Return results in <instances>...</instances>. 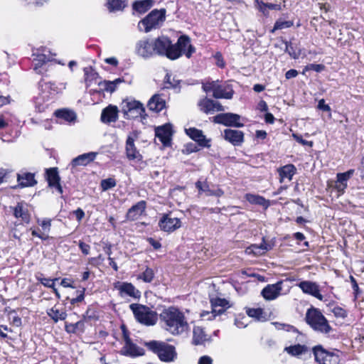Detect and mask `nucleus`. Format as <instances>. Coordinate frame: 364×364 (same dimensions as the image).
<instances>
[{
    "instance_id": "f257e3e1",
    "label": "nucleus",
    "mask_w": 364,
    "mask_h": 364,
    "mask_svg": "<svg viewBox=\"0 0 364 364\" xmlns=\"http://www.w3.org/2000/svg\"><path fill=\"white\" fill-rule=\"evenodd\" d=\"M155 55L166 56L170 60H176L183 53L190 58L195 48L191 46L190 38L186 36H181L177 43L172 44L169 38L165 36H159L152 39Z\"/></svg>"
},
{
    "instance_id": "f03ea898",
    "label": "nucleus",
    "mask_w": 364,
    "mask_h": 364,
    "mask_svg": "<svg viewBox=\"0 0 364 364\" xmlns=\"http://www.w3.org/2000/svg\"><path fill=\"white\" fill-rule=\"evenodd\" d=\"M159 317L165 329L173 335L181 334L188 328L184 314L176 307L164 309Z\"/></svg>"
},
{
    "instance_id": "7ed1b4c3",
    "label": "nucleus",
    "mask_w": 364,
    "mask_h": 364,
    "mask_svg": "<svg viewBox=\"0 0 364 364\" xmlns=\"http://www.w3.org/2000/svg\"><path fill=\"white\" fill-rule=\"evenodd\" d=\"M305 320L314 331L321 333L327 334L332 330L328 320L318 309H309L306 313Z\"/></svg>"
},
{
    "instance_id": "20e7f679",
    "label": "nucleus",
    "mask_w": 364,
    "mask_h": 364,
    "mask_svg": "<svg viewBox=\"0 0 364 364\" xmlns=\"http://www.w3.org/2000/svg\"><path fill=\"white\" fill-rule=\"evenodd\" d=\"M136 321L145 326H154L158 321V315L146 306L139 304H132L129 306Z\"/></svg>"
},
{
    "instance_id": "39448f33",
    "label": "nucleus",
    "mask_w": 364,
    "mask_h": 364,
    "mask_svg": "<svg viewBox=\"0 0 364 364\" xmlns=\"http://www.w3.org/2000/svg\"><path fill=\"white\" fill-rule=\"evenodd\" d=\"M146 346L164 362L173 361L176 355L175 348L164 342L153 341L147 343Z\"/></svg>"
},
{
    "instance_id": "423d86ee",
    "label": "nucleus",
    "mask_w": 364,
    "mask_h": 364,
    "mask_svg": "<svg viewBox=\"0 0 364 364\" xmlns=\"http://www.w3.org/2000/svg\"><path fill=\"white\" fill-rule=\"evenodd\" d=\"M166 19V9H154L151 11L144 19H142L139 26L140 29L144 27V31L147 33L154 28L161 26Z\"/></svg>"
},
{
    "instance_id": "0eeeda50",
    "label": "nucleus",
    "mask_w": 364,
    "mask_h": 364,
    "mask_svg": "<svg viewBox=\"0 0 364 364\" xmlns=\"http://www.w3.org/2000/svg\"><path fill=\"white\" fill-rule=\"evenodd\" d=\"M205 92H213L215 98L232 99L234 91L232 85L228 83L219 84L218 81L208 82L203 85Z\"/></svg>"
},
{
    "instance_id": "6e6552de",
    "label": "nucleus",
    "mask_w": 364,
    "mask_h": 364,
    "mask_svg": "<svg viewBox=\"0 0 364 364\" xmlns=\"http://www.w3.org/2000/svg\"><path fill=\"white\" fill-rule=\"evenodd\" d=\"M121 109L124 117L128 119H135L139 117H142L145 113V109L143 105L136 100H123Z\"/></svg>"
},
{
    "instance_id": "1a4fd4ad",
    "label": "nucleus",
    "mask_w": 364,
    "mask_h": 364,
    "mask_svg": "<svg viewBox=\"0 0 364 364\" xmlns=\"http://www.w3.org/2000/svg\"><path fill=\"white\" fill-rule=\"evenodd\" d=\"M212 311H204L200 313V316L203 319L212 320L216 316L221 315L229 308V303L225 299L213 298L210 299Z\"/></svg>"
},
{
    "instance_id": "9d476101",
    "label": "nucleus",
    "mask_w": 364,
    "mask_h": 364,
    "mask_svg": "<svg viewBox=\"0 0 364 364\" xmlns=\"http://www.w3.org/2000/svg\"><path fill=\"white\" fill-rule=\"evenodd\" d=\"M316 360L320 364H336L338 356L333 352H329L321 346H316L313 348Z\"/></svg>"
},
{
    "instance_id": "9b49d317",
    "label": "nucleus",
    "mask_w": 364,
    "mask_h": 364,
    "mask_svg": "<svg viewBox=\"0 0 364 364\" xmlns=\"http://www.w3.org/2000/svg\"><path fill=\"white\" fill-rule=\"evenodd\" d=\"M154 50L151 38H144L136 43L135 52L142 58L148 59L153 57L155 55Z\"/></svg>"
},
{
    "instance_id": "f8f14e48",
    "label": "nucleus",
    "mask_w": 364,
    "mask_h": 364,
    "mask_svg": "<svg viewBox=\"0 0 364 364\" xmlns=\"http://www.w3.org/2000/svg\"><path fill=\"white\" fill-rule=\"evenodd\" d=\"M241 117L234 113L219 114L213 117V122L227 127H242L244 124L240 122Z\"/></svg>"
},
{
    "instance_id": "ddd939ff",
    "label": "nucleus",
    "mask_w": 364,
    "mask_h": 364,
    "mask_svg": "<svg viewBox=\"0 0 364 364\" xmlns=\"http://www.w3.org/2000/svg\"><path fill=\"white\" fill-rule=\"evenodd\" d=\"M138 138L136 133H132L127 136L125 145L126 156L129 160H142V155L136 149L134 141Z\"/></svg>"
},
{
    "instance_id": "4468645a",
    "label": "nucleus",
    "mask_w": 364,
    "mask_h": 364,
    "mask_svg": "<svg viewBox=\"0 0 364 364\" xmlns=\"http://www.w3.org/2000/svg\"><path fill=\"white\" fill-rule=\"evenodd\" d=\"M159 225L161 230L165 232H173L181 226V222L178 218H171L169 215H164L159 220Z\"/></svg>"
},
{
    "instance_id": "2eb2a0df",
    "label": "nucleus",
    "mask_w": 364,
    "mask_h": 364,
    "mask_svg": "<svg viewBox=\"0 0 364 364\" xmlns=\"http://www.w3.org/2000/svg\"><path fill=\"white\" fill-rule=\"evenodd\" d=\"M304 294L314 296L320 301H322L323 296L320 293L319 286L311 281H302L297 284Z\"/></svg>"
},
{
    "instance_id": "dca6fc26",
    "label": "nucleus",
    "mask_w": 364,
    "mask_h": 364,
    "mask_svg": "<svg viewBox=\"0 0 364 364\" xmlns=\"http://www.w3.org/2000/svg\"><path fill=\"white\" fill-rule=\"evenodd\" d=\"M282 281H279L275 284L267 285L262 291V295L266 300H274L281 294L282 290Z\"/></svg>"
},
{
    "instance_id": "f3484780",
    "label": "nucleus",
    "mask_w": 364,
    "mask_h": 364,
    "mask_svg": "<svg viewBox=\"0 0 364 364\" xmlns=\"http://www.w3.org/2000/svg\"><path fill=\"white\" fill-rule=\"evenodd\" d=\"M114 287L119 290V294L122 296L127 295L135 299L141 296V292L132 283L117 282L115 284Z\"/></svg>"
},
{
    "instance_id": "a211bd4d",
    "label": "nucleus",
    "mask_w": 364,
    "mask_h": 364,
    "mask_svg": "<svg viewBox=\"0 0 364 364\" xmlns=\"http://www.w3.org/2000/svg\"><path fill=\"white\" fill-rule=\"evenodd\" d=\"M156 136L159 138L164 146H168L172 136V127L170 124H166L155 129Z\"/></svg>"
},
{
    "instance_id": "6ab92c4d",
    "label": "nucleus",
    "mask_w": 364,
    "mask_h": 364,
    "mask_svg": "<svg viewBox=\"0 0 364 364\" xmlns=\"http://www.w3.org/2000/svg\"><path fill=\"white\" fill-rule=\"evenodd\" d=\"M186 132L188 136L196 141L200 146H210V140L206 139L201 130L196 128H189L186 129Z\"/></svg>"
},
{
    "instance_id": "aec40b11",
    "label": "nucleus",
    "mask_w": 364,
    "mask_h": 364,
    "mask_svg": "<svg viewBox=\"0 0 364 364\" xmlns=\"http://www.w3.org/2000/svg\"><path fill=\"white\" fill-rule=\"evenodd\" d=\"M224 138L234 146H240L244 141V133L242 131L227 129L224 131Z\"/></svg>"
},
{
    "instance_id": "412c9836",
    "label": "nucleus",
    "mask_w": 364,
    "mask_h": 364,
    "mask_svg": "<svg viewBox=\"0 0 364 364\" xmlns=\"http://www.w3.org/2000/svg\"><path fill=\"white\" fill-rule=\"evenodd\" d=\"M118 112L117 106L112 105L107 106L102 111L101 121L105 124L116 122L118 119Z\"/></svg>"
},
{
    "instance_id": "4be33fe9",
    "label": "nucleus",
    "mask_w": 364,
    "mask_h": 364,
    "mask_svg": "<svg viewBox=\"0 0 364 364\" xmlns=\"http://www.w3.org/2000/svg\"><path fill=\"white\" fill-rule=\"evenodd\" d=\"M97 154V152H89L75 157L72 160L70 164L72 169L77 166L87 165L95 159Z\"/></svg>"
},
{
    "instance_id": "5701e85b",
    "label": "nucleus",
    "mask_w": 364,
    "mask_h": 364,
    "mask_svg": "<svg viewBox=\"0 0 364 364\" xmlns=\"http://www.w3.org/2000/svg\"><path fill=\"white\" fill-rule=\"evenodd\" d=\"M146 202L140 200L134 205L132 206L127 213V218L130 220H137L145 211Z\"/></svg>"
},
{
    "instance_id": "b1692460",
    "label": "nucleus",
    "mask_w": 364,
    "mask_h": 364,
    "mask_svg": "<svg viewBox=\"0 0 364 364\" xmlns=\"http://www.w3.org/2000/svg\"><path fill=\"white\" fill-rule=\"evenodd\" d=\"M47 179L50 186L55 187L60 193H63L62 187L60 184V177L56 168H51L46 171Z\"/></svg>"
},
{
    "instance_id": "393cba45",
    "label": "nucleus",
    "mask_w": 364,
    "mask_h": 364,
    "mask_svg": "<svg viewBox=\"0 0 364 364\" xmlns=\"http://www.w3.org/2000/svg\"><path fill=\"white\" fill-rule=\"evenodd\" d=\"M18 186L21 188L34 186L37 182L35 180L34 174L31 173H21L17 174Z\"/></svg>"
},
{
    "instance_id": "a878e982",
    "label": "nucleus",
    "mask_w": 364,
    "mask_h": 364,
    "mask_svg": "<svg viewBox=\"0 0 364 364\" xmlns=\"http://www.w3.org/2000/svg\"><path fill=\"white\" fill-rule=\"evenodd\" d=\"M166 102L160 95H154L148 102L150 110L159 112L165 107Z\"/></svg>"
},
{
    "instance_id": "bb28decb",
    "label": "nucleus",
    "mask_w": 364,
    "mask_h": 364,
    "mask_svg": "<svg viewBox=\"0 0 364 364\" xmlns=\"http://www.w3.org/2000/svg\"><path fill=\"white\" fill-rule=\"evenodd\" d=\"M296 167L293 164H287L278 169L279 181L282 183L285 179L290 181L296 173Z\"/></svg>"
},
{
    "instance_id": "cd10ccee",
    "label": "nucleus",
    "mask_w": 364,
    "mask_h": 364,
    "mask_svg": "<svg viewBox=\"0 0 364 364\" xmlns=\"http://www.w3.org/2000/svg\"><path fill=\"white\" fill-rule=\"evenodd\" d=\"M245 199L252 204H256L262 206L265 209L267 208L270 205L269 200H266L264 197L251 194V193H247L245 195Z\"/></svg>"
},
{
    "instance_id": "c85d7f7f",
    "label": "nucleus",
    "mask_w": 364,
    "mask_h": 364,
    "mask_svg": "<svg viewBox=\"0 0 364 364\" xmlns=\"http://www.w3.org/2000/svg\"><path fill=\"white\" fill-rule=\"evenodd\" d=\"M154 0L136 1L133 4V9L140 14H144L154 6Z\"/></svg>"
},
{
    "instance_id": "c756f323",
    "label": "nucleus",
    "mask_w": 364,
    "mask_h": 364,
    "mask_svg": "<svg viewBox=\"0 0 364 364\" xmlns=\"http://www.w3.org/2000/svg\"><path fill=\"white\" fill-rule=\"evenodd\" d=\"M47 314L55 323L63 321L67 317V313L65 311H59L55 306L48 309Z\"/></svg>"
},
{
    "instance_id": "7c9ffc66",
    "label": "nucleus",
    "mask_w": 364,
    "mask_h": 364,
    "mask_svg": "<svg viewBox=\"0 0 364 364\" xmlns=\"http://www.w3.org/2000/svg\"><path fill=\"white\" fill-rule=\"evenodd\" d=\"M55 114L57 117L64 119L68 122H72L76 119L75 113L69 109H58L55 111Z\"/></svg>"
},
{
    "instance_id": "2f4dec72",
    "label": "nucleus",
    "mask_w": 364,
    "mask_h": 364,
    "mask_svg": "<svg viewBox=\"0 0 364 364\" xmlns=\"http://www.w3.org/2000/svg\"><path fill=\"white\" fill-rule=\"evenodd\" d=\"M193 334V343L195 345L202 344L206 340V335L201 327L195 326Z\"/></svg>"
},
{
    "instance_id": "473e14b6",
    "label": "nucleus",
    "mask_w": 364,
    "mask_h": 364,
    "mask_svg": "<svg viewBox=\"0 0 364 364\" xmlns=\"http://www.w3.org/2000/svg\"><path fill=\"white\" fill-rule=\"evenodd\" d=\"M14 214L16 218H21V220L25 223H28L30 220L29 214L21 203H18V205L14 208Z\"/></svg>"
},
{
    "instance_id": "72a5a7b5",
    "label": "nucleus",
    "mask_w": 364,
    "mask_h": 364,
    "mask_svg": "<svg viewBox=\"0 0 364 364\" xmlns=\"http://www.w3.org/2000/svg\"><path fill=\"white\" fill-rule=\"evenodd\" d=\"M122 82L123 80L121 78H117L113 81L105 80L104 82L100 83V85L105 91L112 93L115 91L117 85Z\"/></svg>"
},
{
    "instance_id": "f704fd0d",
    "label": "nucleus",
    "mask_w": 364,
    "mask_h": 364,
    "mask_svg": "<svg viewBox=\"0 0 364 364\" xmlns=\"http://www.w3.org/2000/svg\"><path fill=\"white\" fill-rule=\"evenodd\" d=\"M124 338L125 341V346L124 348L125 349L126 353L134 356L138 355L139 353L137 352V347L132 343L131 339L125 332H124Z\"/></svg>"
},
{
    "instance_id": "c9c22d12",
    "label": "nucleus",
    "mask_w": 364,
    "mask_h": 364,
    "mask_svg": "<svg viewBox=\"0 0 364 364\" xmlns=\"http://www.w3.org/2000/svg\"><path fill=\"white\" fill-rule=\"evenodd\" d=\"M34 55H35V58L33 59V61L35 62L34 63V70L37 73H41V71L38 70L39 68H41V66L44 63H46L48 61H50V58L49 57H48L46 54H42V53L36 54Z\"/></svg>"
},
{
    "instance_id": "e433bc0d",
    "label": "nucleus",
    "mask_w": 364,
    "mask_h": 364,
    "mask_svg": "<svg viewBox=\"0 0 364 364\" xmlns=\"http://www.w3.org/2000/svg\"><path fill=\"white\" fill-rule=\"evenodd\" d=\"M285 350L291 355L297 356L305 353L307 351V348L304 345L297 344L287 347Z\"/></svg>"
},
{
    "instance_id": "4c0bfd02",
    "label": "nucleus",
    "mask_w": 364,
    "mask_h": 364,
    "mask_svg": "<svg viewBox=\"0 0 364 364\" xmlns=\"http://www.w3.org/2000/svg\"><path fill=\"white\" fill-rule=\"evenodd\" d=\"M107 5L110 11L122 10L126 6V0H108Z\"/></svg>"
},
{
    "instance_id": "58836bf2",
    "label": "nucleus",
    "mask_w": 364,
    "mask_h": 364,
    "mask_svg": "<svg viewBox=\"0 0 364 364\" xmlns=\"http://www.w3.org/2000/svg\"><path fill=\"white\" fill-rule=\"evenodd\" d=\"M198 105L200 107V110L206 114L213 112L214 104L213 100L208 98L203 99L199 102Z\"/></svg>"
},
{
    "instance_id": "ea45409f",
    "label": "nucleus",
    "mask_w": 364,
    "mask_h": 364,
    "mask_svg": "<svg viewBox=\"0 0 364 364\" xmlns=\"http://www.w3.org/2000/svg\"><path fill=\"white\" fill-rule=\"evenodd\" d=\"M85 80L87 86H90L92 80H96L98 74L92 69V67H86L84 68Z\"/></svg>"
},
{
    "instance_id": "a19ab883",
    "label": "nucleus",
    "mask_w": 364,
    "mask_h": 364,
    "mask_svg": "<svg viewBox=\"0 0 364 364\" xmlns=\"http://www.w3.org/2000/svg\"><path fill=\"white\" fill-rule=\"evenodd\" d=\"M249 250H250L251 252L255 255H262L269 250V247L263 240V242L259 245H253L249 248Z\"/></svg>"
},
{
    "instance_id": "79ce46f5",
    "label": "nucleus",
    "mask_w": 364,
    "mask_h": 364,
    "mask_svg": "<svg viewBox=\"0 0 364 364\" xmlns=\"http://www.w3.org/2000/svg\"><path fill=\"white\" fill-rule=\"evenodd\" d=\"M117 185V182L113 178H108L106 179H103L101 181L100 186L102 191H106L109 189H111L115 187Z\"/></svg>"
},
{
    "instance_id": "37998d69",
    "label": "nucleus",
    "mask_w": 364,
    "mask_h": 364,
    "mask_svg": "<svg viewBox=\"0 0 364 364\" xmlns=\"http://www.w3.org/2000/svg\"><path fill=\"white\" fill-rule=\"evenodd\" d=\"M247 314L250 317L255 318L258 321H260V320H262L264 318V316H263V310L262 309H260V308H257V309H248L247 310Z\"/></svg>"
},
{
    "instance_id": "c03bdc74",
    "label": "nucleus",
    "mask_w": 364,
    "mask_h": 364,
    "mask_svg": "<svg viewBox=\"0 0 364 364\" xmlns=\"http://www.w3.org/2000/svg\"><path fill=\"white\" fill-rule=\"evenodd\" d=\"M293 26V22L291 21H285L279 19L276 21L272 32L275 30H281Z\"/></svg>"
},
{
    "instance_id": "a18cd8bd",
    "label": "nucleus",
    "mask_w": 364,
    "mask_h": 364,
    "mask_svg": "<svg viewBox=\"0 0 364 364\" xmlns=\"http://www.w3.org/2000/svg\"><path fill=\"white\" fill-rule=\"evenodd\" d=\"M154 277V273L152 269L147 267L145 271L139 276L145 282H151Z\"/></svg>"
},
{
    "instance_id": "49530a36",
    "label": "nucleus",
    "mask_w": 364,
    "mask_h": 364,
    "mask_svg": "<svg viewBox=\"0 0 364 364\" xmlns=\"http://www.w3.org/2000/svg\"><path fill=\"white\" fill-rule=\"evenodd\" d=\"M42 276V274H39V275L36 276V279L45 287L54 289V281L57 280V279L53 280L48 278L43 277Z\"/></svg>"
},
{
    "instance_id": "de8ad7c7",
    "label": "nucleus",
    "mask_w": 364,
    "mask_h": 364,
    "mask_svg": "<svg viewBox=\"0 0 364 364\" xmlns=\"http://www.w3.org/2000/svg\"><path fill=\"white\" fill-rule=\"evenodd\" d=\"M286 48L285 51L289 53V55L294 59H296L299 56V52L296 51L294 45L291 43L286 42L285 43Z\"/></svg>"
},
{
    "instance_id": "09e8293b",
    "label": "nucleus",
    "mask_w": 364,
    "mask_h": 364,
    "mask_svg": "<svg viewBox=\"0 0 364 364\" xmlns=\"http://www.w3.org/2000/svg\"><path fill=\"white\" fill-rule=\"evenodd\" d=\"M196 187L199 190V192H205L207 196H210V192H212L213 190H210L208 184L206 182H201L200 181L196 183Z\"/></svg>"
},
{
    "instance_id": "8fccbe9b",
    "label": "nucleus",
    "mask_w": 364,
    "mask_h": 364,
    "mask_svg": "<svg viewBox=\"0 0 364 364\" xmlns=\"http://www.w3.org/2000/svg\"><path fill=\"white\" fill-rule=\"evenodd\" d=\"M332 312L336 317L344 318L347 316L346 311L340 306H335Z\"/></svg>"
},
{
    "instance_id": "3c124183",
    "label": "nucleus",
    "mask_w": 364,
    "mask_h": 364,
    "mask_svg": "<svg viewBox=\"0 0 364 364\" xmlns=\"http://www.w3.org/2000/svg\"><path fill=\"white\" fill-rule=\"evenodd\" d=\"M38 224L41 226L43 232L47 234L50 232V220L48 219L43 220L42 221H38Z\"/></svg>"
},
{
    "instance_id": "603ef678",
    "label": "nucleus",
    "mask_w": 364,
    "mask_h": 364,
    "mask_svg": "<svg viewBox=\"0 0 364 364\" xmlns=\"http://www.w3.org/2000/svg\"><path fill=\"white\" fill-rule=\"evenodd\" d=\"M324 69V65L321 64H309L304 68V71L306 70H314L316 72H321Z\"/></svg>"
},
{
    "instance_id": "864d4df0",
    "label": "nucleus",
    "mask_w": 364,
    "mask_h": 364,
    "mask_svg": "<svg viewBox=\"0 0 364 364\" xmlns=\"http://www.w3.org/2000/svg\"><path fill=\"white\" fill-rule=\"evenodd\" d=\"M318 109H321V110H323V111H325V112H329V117H331V107L328 105H326L325 103V100L323 99H321L318 101Z\"/></svg>"
},
{
    "instance_id": "5fc2aeb1",
    "label": "nucleus",
    "mask_w": 364,
    "mask_h": 364,
    "mask_svg": "<svg viewBox=\"0 0 364 364\" xmlns=\"http://www.w3.org/2000/svg\"><path fill=\"white\" fill-rule=\"evenodd\" d=\"M78 245L82 252L85 255H87L90 253V246L82 241H79Z\"/></svg>"
},
{
    "instance_id": "6e6d98bb",
    "label": "nucleus",
    "mask_w": 364,
    "mask_h": 364,
    "mask_svg": "<svg viewBox=\"0 0 364 364\" xmlns=\"http://www.w3.org/2000/svg\"><path fill=\"white\" fill-rule=\"evenodd\" d=\"M198 364H213V359L208 355H203L198 360Z\"/></svg>"
},
{
    "instance_id": "4d7b16f0",
    "label": "nucleus",
    "mask_w": 364,
    "mask_h": 364,
    "mask_svg": "<svg viewBox=\"0 0 364 364\" xmlns=\"http://www.w3.org/2000/svg\"><path fill=\"white\" fill-rule=\"evenodd\" d=\"M336 178V181L345 185H348L347 182L348 181V178H347L343 173H337Z\"/></svg>"
},
{
    "instance_id": "13d9d810",
    "label": "nucleus",
    "mask_w": 364,
    "mask_h": 364,
    "mask_svg": "<svg viewBox=\"0 0 364 364\" xmlns=\"http://www.w3.org/2000/svg\"><path fill=\"white\" fill-rule=\"evenodd\" d=\"M348 185L341 183L336 181L334 188L337 190L339 194H343L347 188Z\"/></svg>"
},
{
    "instance_id": "bf43d9fd",
    "label": "nucleus",
    "mask_w": 364,
    "mask_h": 364,
    "mask_svg": "<svg viewBox=\"0 0 364 364\" xmlns=\"http://www.w3.org/2000/svg\"><path fill=\"white\" fill-rule=\"evenodd\" d=\"M11 172V171L9 169L0 168V184L4 182L5 178Z\"/></svg>"
},
{
    "instance_id": "052dcab7",
    "label": "nucleus",
    "mask_w": 364,
    "mask_h": 364,
    "mask_svg": "<svg viewBox=\"0 0 364 364\" xmlns=\"http://www.w3.org/2000/svg\"><path fill=\"white\" fill-rule=\"evenodd\" d=\"M31 234H32L33 236L38 237L41 238L43 240H46L49 237L48 235H47V234H46L44 232L39 233L36 230H33L32 232H31Z\"/></svg>"
},
{
    "instance_id": "680f3d73",
    "label": "nucleus",
    "mask_w": 364,
    "mask_h": 364,
    "mask_svg": "<svg viewBox=\"0 0 364 364\" xmlns=\"http://www.w3.org/2000/svg\"><path fill=\"white\" fill-rule=\"evenodd\" d=\"M73 214L75 215L78 222L81 221V220L85 216V213L81 208H77L75 211H73Z\"/></svg>"
},
{
    "instance_id": "e2e57ef3",
    "label": "nucleus",
    "mask_w": 364,
    "mask_h": 364,
    "mask_svg": "<svg viewBox=\"0 0 364 364\" xmlns=\"http://www.w3.org/2000/svg\"><path fill=\"white\" fill-rule=\"evenodd\" d=\"M297 75H298L297 70H296L294 69H291L286 73L285 77L287 79H291V78L296 77Z\"/></svg>"
},
{
    "instance_id": "0e129e2a",
    "label": "nucleus",
    "mask_w": 364,
    "mask_h": 364,
    "mask_svg": "<svg viewBox=\"0 0 364 364\" xmlns=\"http://www.w3.org/2000/svg\"><path fill=\"white\" fill-rule=\"evenodd\" d=\"M84 299V290L80 291V294L76 297L70 300V303L74 304L77 302H80Z\"/></svg>"
},
{
    "instance_id": "69168bd1",
    "label": "nucleus",
    "mask_w": 364,
    "mask_h": 364,
    "mask_svg": "<svg viewBox=\"0 0 364 364\" xmlns=\"http://www.w3.org/2000/svg\"><path fill=\"white\" fill-rule=\"evenodd\" d=\"M186 150L188 153H192L198 151V149L196 144L191 143L186 145Z\"/></svg>"
},
{
    "instance_id": "338daca9",
    "label": "nucleus",
    "mask_w": 364,
    "mask_h": 364,
    "mask_svg": "<svg viewBox=\"0 0 364 364\" xmlns=\"http://www.w3.org/2000/svg\"><path fill=\"white\" fill-rule=\"evenodd\" d=\"M148 240L155 250L161 248V245L159 242L154 240L153 238H149Z\"/></svg>"
},
{
    "instance_id": "774afa93",
    "label": "nucleus",
    "mask_w": 364,
    "mask_h": 364,
    "mask_svg": "<svg viewBox=\"0 0 364 364\" xmlns=\"http://www.w3.org/2000/svg\"><path fill=\"white\" fill-rule=\"evenodd\" d=\"M42 87H45V89H50L53 92H56L57 87L54 83L51 82H44L41 85Z\"/></svg>"
}]
</instances>
